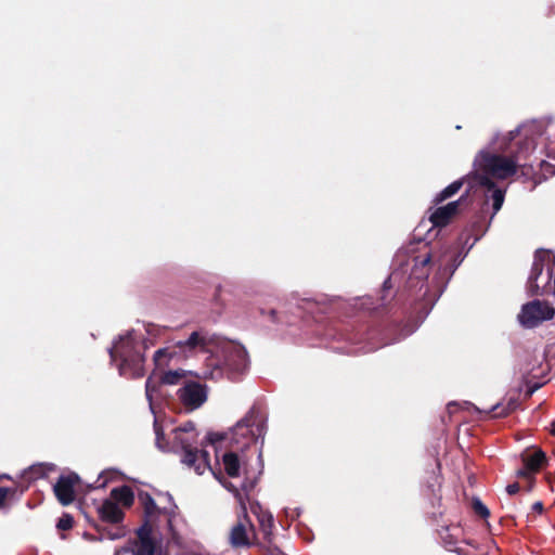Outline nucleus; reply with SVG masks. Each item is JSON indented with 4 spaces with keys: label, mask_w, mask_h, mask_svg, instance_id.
<instances>
[{
    "label": "nucleus",
    "mask_w": 555,
    "mask_h": 555,
    "mask_svg": "<svg viewBox=\"0 0 555 555\" xmlns=\"http://www.w3.org/2000/svg\"><path fill=\"white\" fill-rule=\"evenodd\" d=\"M517 128L506 135H496L489 149L480 151L474 160V184L483 193L485 205L491 204V218L501 209L505 190L499 188L491 179H507L517 171L519 149L515 150L512 141L519 133Z\"/></svg>",
    "instance_id": "1"
},
{
    "label": "nucleus",
    "mask_w": 555,
    "mask_h": 555,
    "mask_svg": "<svg viewBox=\"0 0 555 555\" xmlns=\"http://www.w3.org/2000/svg\"><path fill=\"white\" fill-rule=\"evenodd\" d=\"M156 434V446L163 451L182 452V463L189 468H193L197 475H203L210 469L208 453L196 448L198 434L191 422L176 427L170 433V441H165L164 434L160 431L157 422L154 423Z\"/></svg>",
    "instance_id": "2"
},
{
    "label": "nucleus",
    "mask_w": 555,
    "mask_h": 555,
    "mask_svg": "<svg viewBox=\"0 0 555 555\" xmlns=\"http://www.w3.org/2000/svg\"><path fill=\"white\" fill-rule=\"evenodd\" d=\"M140 501L144 506V522L138 529V541L133 545L132 553L133 555H154L155 544L152 534L162 522L175 534L177 506L159 508L149 494H140Z\"/></svg>",
    "instance_id": "3"
},
{
    "label": "nucleus",
    "mask_w": 555,
    "mask_h": 555,
    "mask_svg": "<svg viewBox=\"0 0 555 555\" xmlns=\"http://www.w3.org/2000/svg\"><path fill=\"white\" fill-rule=\"evenodd\" d=\"M109 354L112 361H119L118 371L121 376L134 378L143 375L142 341L134 332L120 336L109 349Z\"/></svg>",
    "instance_id": "4"
},
{
    "label": "nucleus",
    "mask_w": 555,
    "mask_h": 555,
    "mask_svg": "<svg viewBox=\"0 0 555 555\" xmlns=\"http://www.w3.org/2000/svg\"><path fill=\"white\" fill-rule=\"evenodd\" d=\"M264 431L263 416L257 409L251 408L245 417L238 421L232 428L229 440L231 446L237 450H244L259 438H262Z\"/></svg>",
    "instance_id": "5"
},
{
    "label": "nucleus",
    "mask_w": 555,
    "mask_h": 555,
    "mask_svg": "<svg viewBox=\"0 0 555 555\" xmlns=\"http://www.w3.org/2000/svg\"><path fill=\"white\" fill-rule=\"evenodd\" d=\"M133 501L134 495L129 487L114 488L109 498L98 506V514L102 520L117 524L124 518V508L130 507Z\"/></svg>",
    "instance_id": "6"
},
{
    "label": "nucleus",
    "mask_w": 555,
    "mask_h": 555,
    "mask_svg": "<svg viewBox=\"0 0 555 555\" xmlns=\"http://www.w3.org/2000/svg\"><path fill=\"white\" fill-rule=\"evenodd\" d=\"M555 315L554 307L547 301L532 300L522 306L518 321L526 328L539 326L544 321L552 320Z\"/></svg>",
    "instance_id": "7"
},
{
    "label": "nucleus",
    "mask_w": 555,
    "mask_h": 555,
    "mask_svg": "<svg viewBox=\"0 0 555 555\" xmlns=\"http://www.w3.org/2000/svg\"><path fill=\"white\" fill-rule=\"evenodd\" d=\"M177 396L186 410L193 411L206 402L207 388L198 382L189 380L179 388Z\"/></svg>",
    "instance_id": "8"
},
{
    "label": "nucleus",
    "mask_w": 555,
    "mask_h": 555,
    "mask_svg": "<svg viewBox=\"0 0 555 555\" xmlns=\"http://www.w3.org/2000/svg\"><path fill=\"white\" fill-rule=\"evenodd\" d=\"M220 351L223 365L233 373H241L247 367V352L242 345L233 341H223Z\"/></svg>",
    "instance_id": "9"
},
{
    "label": "nucleus",
    "mask_w": 555,
    "mask_h": 555,
    "mask_svg": "<svg viewBox=\"0 0 555 555\" xmlns=\"http://www.w3.org/2000/svg\"><path fill=\"white\" fill-rule=\"evenodd\" d=\"M244 516L240 518L230 530L229 543L234 548L248 547L253 544L255 529L246 515V508L243 507Z\"/></svg>",
    "instance_id": "10"
},
{
    "label": "nucleus",
    "mask_w": 555,
    "mask_h": 555,
    "mask_svg": "<svg viewBox=\"0 0 555 555\" xmlns=\"http://www.w3.org/2000/svg\"><path fill=\"white\" fill-rule=\"evenodd\" d=\"M211 338L204 331L193 332L186 340L179 341L177 347L184 357L198 350H209Z\"/></svg>",
    "instance_id": "11"
},
{
    "label": "nucleus",
    "mask_w": 555,
    "mask_h": 555,
    "mask_svg": "<svg viewBox=\"0 0 555 555\" xmlns=\"http://www.w3.org/2000/svg\"><path fill=\"white\" fill-rule=\"evenodd\" d=\"M78 481V476L69 474L61 476L57 482L54 485L53 490L55 496L62 505H68L75 500L74 487Z\"/></svg>",
    "instance_id": "12"
},
{
    "label": "nucleus",
    "mask_w": 555,
    "mask_h": 555,
    "mask_svg": "<svg viewBox=\"0 0 555 555\" xmlns=\"http://www.w3.org/2000/svg\"><path fill=\"white\" fill-rule=\"evenodd\" d=\"M453 253L449 248H446L438 257L430 255H426L424 257H416L415 258V270H417L418 266L422 268H425L430 261H433L435 264L438 266L440 270H443L444 272L452 273L455 269L454 266L450 264L449 261L452 258ZM414 274H416L417 278H426L427 272L417 274L416 271H414Z\"/></svg>",
    "instance_id": "13"
},
{
    "label": "nucleus",
    "mask_w": 555,
    "mask_h": 555,
    "mask_svg": "<svg viewBox=\"0 0 555 555\" xmlns=\"http://www.w3.org/2000/svg\"><path fill=\"white\" fill-rule=\"evenodd\" d=\"M524 468L519 469L518 476L530 477L537 473L545 462V453L541 450H535L531 453H524L521 455Z\"/></svg>",
    "instance_id": "14"
},
{
    "label": "nucleus",
    "mask_w": 555,
    "mask_h": 555,
    "mask_svg": "<svg viewBox=\"0 0 555 555\" xmlns=\"http://www.w3.org/2000/svg\"><path fill=\"white\" fill-rule=\"evenodd\" d=\"M460 201L451 202L446 206L437 208L430 215V222L434 227H443L457 212Z\"/></svg>",
    "instance_id": "15"
},
{
    "label": "nucleus",
    "mask_w": 555,
    "mask_h": 555,
    "mask_svg": "<svg viewBox=\"0 0 555 555\" xmlns=\"http://www.w3.org/2000/svg\"><path fill=\"white\" fill-rule=\"evenodd\" d=\"M544 258H550V255L545 251H539L534 256L531 272L528 279V288L531 294L538 293L539 286L535 282L543 271Z\"/></svg>",
    "instance_id": "16"
},
{
    "label": "nucleus",
    "mask_w": 555,
    "mask_h": 555,
    "mask_svg": "<svg viewBox=\"0 0 555 555\" xmlns=\"http://www.w3.org/2000/svg\"><path fill=\"white\" fill-rule=\"evenodd\" d=\"M222 464L230 477H238L242 469V461L236 452H225L222 456Z\"/></svg>",
    "instance_id": "17"
},
{
    "label": "nucleus",
    "mask_w": 555,
    "mask_h": 555,
    "mask_svg": "<svg viewBox=\"0 0 555 555\" xmlns=\"http://www.w3.org/2000/svg\"><path fill=\"white\" fill-rule=\"evenodd\" d=\"M464 180H456L443 189L435 198V202L438 204L443 202L444 199L453 196L455 193L460 191L463 185Z\"/></svg>",
    "instance_id": "18"
},
{
    "label": "nucleus",
    "mask_w": 555,
    "mask_h": 555,
    "mask_svg": "<svg viewBox=\"0 0 555 555\" xmlns=\"http://www.w3.org/2000/svg\"><path fill=\"white\" fill-rule=\"evenodd\" d=\"M184 376L185 372L183 370L168 371L162 376V383L166 385H177Z\"/></svg>",
    "instance_id": "19"
},
{
    "label": "nucleus",
    "mask_w": 555,
    "mask_h": 555,
    "mask_svg": "<svg viewBox=\"0 0 555 555\" xmlns=\"http://www.w3.org/2000/svg\"><path fill=\"white\" fill-rule=\"evenodd\" d=\"M157 389H158L157 383H155L152 378H147L146 384H145V393H146V398L150 402V408H151L152 412H154L153 400L156 396Z\"/></svg>",
    "instance_id": "20"
},
{
    "label": "nucleus",
    "mask_w": 555,
    "mask_h": 555,
    "mask_svg": "<svg viewBox=\"0 0 555 555\" xmlns=\"http://www.w3.org/2000/svg\"><path fill=\"white\" fill-rule=\"evenodd\" d=\"M172 353L167 348L159 349L154 354V361L157 367L162 369L167 364V359L171 358Z\"/></svg>",
    "instance_id": "21"
},
{
    "label": "nucleus",
    "mask_w": 555,
    "mask_h": 555,
    "mask_svg": "<svg viewBox=\"0 0 555 555\" xmlns=\"http://www.w3.org/2000/svg\"><path fill=\"white\" fill-rule=\"evenodd\" d=\"M260 527L266 534H269L273 526V516L269 513H263L259 516Z\"/></svg>",
    "instance_id": "22"
},
{
    "label": "nucleus",
    "mask_w": 555,
    "mask_h": 555,
    "mask_svg": "<svg viewBox=\"0 0 555 555\" xmlns=\"http://www.w3.org/2000/svg\"><path fill=\"white\" fill-rule=\"evenodd\" d=\"M473 508L476 514L480 515L483 518H487L490 514L488 507L478 499L473 501Z\"/></svg>",
    "instance_id": "23"
},
{
    "label": "nucleus",
    "mask_w": 555,
    "mask_h": 555,
    "mask_svg": "<svg viewBox=\"0 0 555 555\" xmlns=\"http://www.w3.org/2000/svg\"><path fill=\"white\" fill-rule=\"evenodd\" d=\"M74 519L69 514H64L57 521L56 527L60 530H68L73 527Z\"/></svg>",
    "instance_id": "24"
},
{
    "label": "nucleus",
    "mask_w": 555,
    "mask_h": 555,
    "mask_svg": "<svg viewBox=\"0 0 555 555\" xmlns=\"http://www.w3.org/2000/svg\"><path fill=\"white\" fill-rule=\"evenodd\" d=\"M44 473H43V469H42V466L39 465V466H33L29 468L28 472L25 473L26 477L28 479H35V478H38L40 476H42Z\"/></svg>",
    "instance_id": "25"
},
{
    "label": "nucleus",
    "mask_w": 555,
    "mask_h": 555,
    "mask_svg": "<svg viewBox=\"0 0 555 555\" xmlns=\"http://www.w3.org/2000/svg\"><path fill=\"white\" fill-rule=\"evenodd\" d=\"M514 409H515V403L512 402L508 404V406L506 409H501V406L498 404L493 408V411H494L495 416H504V415H507Z\"/></svg>",
    "instance_id": "26"
},
{
    "label": "nucleus",
    "mask_w": 555,
    "mask_h": 555,
    "mask_svg": "<svg viewBox=\"0 0 555 555\" xmlns=\"http://www.w3.org/2000/svg\"><path fill=\"white\" fill-rule=\"evenodd\" d=\"M113 474V472L111 470H107V472H104L101 474L100 478H99V481L103 478L104 480L102 482H99L98 487H105L108 479L111 478V475Z\"/></svg>",
    "instance_id": "27"
},
{
    "label": "nucleus",
    "mask_w": 555,
    "mask_h": 555,
    "mask_svg": "<svg viewBox=\"0 0 555 555\" xmlns=\"http://www.w3.org/2000/svg\"><path fill=\"white\" fill-rule=\"evenodd\" d=\"M10 492H12V490L9 488H0V507L3 506L4 501L8 498Z\"/></svg>",
    "instance_id": "28"
},
{
    "label": "nucleus",
    "mask_w": 555,
    "mask_h": 555,
    "mask_svg": "<svg viewBox=\"0 0 555 555\" xmlns=\"http://www.w3.org/2000/svg\"><path fill=\"white\" fill-rule=\"evenodd\" d=\"M519 491V485L518 483H511L506 487V492L509 494V495H514L516 494L517 492Z\"/></svg>",
    "instance_id": "29"
},
{
    "label": "nucleus",
    "mask_w": 555,
    "mask_h": 555,
    "mask_svg": "<svg viewBox=\"0 0 555 555\" xmlns=\"http://www.w3.org/2000/svg\"><path fill=\"white\" fill-rule=\"evenodd\" d=\"M254 486H255V481L246 480L242 483V489L245 492H248L254 488Z\"/></svg>",
    "instance_id": "30"
},
{
    "label": "nucleus",
    "mask_w": 555,
    "mask_h": 555,
    "mask_svg": "<svg viewBox=\"0 0 555 555\" xmlns=\"http://www.w3.org/2000/svg\"><path fill=\"white\" fill-rule=\"evenodd\" d=\"M532 509L537 513H542L543 511V504L541 502H535L533 505H532Z\"/></svg>",
    "instance_id": "31"
},
{
    "label": "nucleus",
    "mask_w": 555,
    "mask_h": 555,
    "mask_svg": "<svg viewBox=\"0 0 555 555\" xmlns=\"http://www.w3.org/2000/svg\"><path fill=\"white\" fill-rule=\"evenodd\" d=\"M551 434L555 436V421L551 424Z\"/></svg>",
    "instance_id": "32"
},
{
    "label": "nucleus",
    "mask_w": 555,
    "mask_h": 555,
    "mask_svg": "<svg viewBox=\"0 0 555 555\" xmlns=\"http://www.w3.org/2000/svg\"><path fill=\"white\" fill-rule=\"evenodd\" d=\"M392 276H393V275H391L387 281H385V283H384V287H385V288H389V287H390L389 282H390V280H391V278H392Z\"/></svg>",
    "instance_id": "33"
},
{
    "label": "nucleus",
    "mask_w": 555,
    "mask_h": 555,
    "mask_svg": "<svg viewBox=\"0 0 555 555\" xmlns=\"http://www.w3.org/2000/svg\"><path fill=\"white\" fill-rule=\"evenodd\" d=\"M114 555H120V552L118 551V552H116Z\"/></svg>",
    "instance_id": "34"
}]
</instances>
